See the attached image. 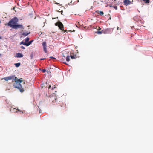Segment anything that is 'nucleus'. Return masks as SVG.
<instances>
[{
	"label": "nucleus",
	"instance_id": "f257e3e1",
	"mask_svg": "<svg viewBox=\"0 0 153 153\" xmlns=\"http://www.w3.org/2000/svg\"><path fill=\"white\" fill-rule=\"evenodd\" d=\"M23 79L20 78V79H18L16 77H15V78L13 80L15 82V83L13 84V86L17 89H18L21 92H23L24 91V89L23 88L22 86L20 84L23 81Z\"/></svg>",
	"mask_w": 153,
	"mask_h": 153
},
{
	"label": "nucleus",
	"instance_id": "f03ea898",
	"mask_svg": "<svg viewBox=\"0 0 153 153\" xmlns=\"http://www.w3.org/2000/svg\"><path fill=\"white\" fill-rule=\"evenodd\" d=\"M18 22V19L17 18L15 17L12 18L9 21V22L7 24V25L8 26L13 28V26L17 24Z\"/></svg>",
	"mask_w": 153,
	"mask_h": 153
},
{
	"label": "nucleus",
	"instance_id": "7ed1b4c3",
	"mask_svg": "<svg viewBox=\"0 0 153 153\" xmlns=\"http://www.w3.org/2000/svg\"><path fill=\"white\" fill-rule=\"evenodd\" d=\"M56 26H58L59 28L61 30L63 31V25L60 22H58L55 24Z\"/></svg>",
	"mask_w": 153,
	"mask_h": 153
},
{
	"label": "nucleus",
	"instance_id": "20e7f679",
	"mask_svg": "<svg viewBox=\"0 0 153 153\" xmlns=\"http://www.w3.org/2000/svg\"><path fill=\"white\" fill-rule=\"evenodd\" d=\"M13 29H23V26L22 25V24H16L14 25L13 26V27L12 28Z\"/></svg>",
	"mask_w": 153,
	"mask_h": 153
},
{
	"label": "nucleus",
	"instance_id": "39448f33",
	"mask_svg": "<svg viewBox=\"0 0 153 153\" xmlns=\"http://www.w3.org/2000/svg\"><path fill=\"white\" fill-rule=\"evenodd\" d=\"M113 31V29L111 28H108L103 30L104 34L111 33Z\"/></svg>",
	"mask_w": 153,
	"mask_h": 153
},
{
	"label": "nucleus",
	"instance_id": "423d86ee",
	"mask_svg": "<svg viewBox=\"0 0 153 153\" xmlns=\"http://www.w3.org/2000/svg\"><path fill=\"white\" fill-rule=\"evenodd\" d=\"M42 45L43 46V50L45 53H47V45H46V43L45 41L44 42L42 43Z\"/></svg>",
	"mask_w": 153,
	"mask_h": 153
},
{
	"label": "nucleus",
	"instance_id": "0eeeda50",
	"mask_svg": "<svg viewBox=\"0 0 153 153\" xmlns=\"http://www.w3.org/2000/svg\"><path fill=\"white\" fill-rule=\"evenodd\" d=\"M33 41V40H31L30 41H29L28 43H24V42L23 41H22L20 43V44H23L24 45L26 46H29L30 45L32 42Z\"/></svg>",
	"mask_w": 153,
	"mask_h": 153
},
{
	"label": "nucleus",
	"instance_id": "6e6552de",
	"mask_svg": "<svg viewBox=\"0 0 153 153\" xmlns=\"http://www.w3.org/2000/svg\"><path fill=\"white\" fill-rule=\"evenodd\" d=\"M15 75H13L12 76H10L7 77H5L4 78V80L6 81H7L8 80H10L12 79H14Z\"/></svg>",
	"mask_w": 153,
	"mask_h": 153
},
{
	"label": "nucleus",
	"instance_id": "1a4fd4ad",
	"mask_svg": "<svg viewBox=\"0 0 153 153\" xmlns=\"http://www.w3.org/2000/svg\"><path fill=\"white\" fill-rule=\"evenodd\" d=\"M124 3L125 5L128 6L131 4V2L129 0H124Z\"/></svg>",
	"mask_w": 153,
	"mask_h": 153
},
{
	"label": "nucleus",
	"instance_id": "9d476101",
	"mask_svg": "<svg viewBox=\"0 0 153 153\" xmlns=\"http://www.w3.org/2000/svg\"><path fill=\"white\" fill-rule=\"evenodd\" d=\"M48 89L49 90V91H53L55 88H56V86L55 85H53V86H52V88L51 89V86L50 85H49V86L48 87Z\"/></svg>",
	"mask_w": 153,
	"mask_h": 153
},
{
	"label": "nucleus",
	"instance_id": "9b49d317",
	"mask_svg": "<svg viewBox=\"0 0 153 153\" xmlns=\"http://www.w3.org/2000/svg\"><path fill=\"white\" fill-rule=\"evenodd\" d=\"M23 56V55L22 53H18L16 54L15 57L17 58H21Z\"/></svg>",
	"mask_w": 153,
	"mask_h": 153
},
{
	"label": "nucleus",
	"instance_id": "f8f14e48",
	"mask_svg": "<svg viewBox=\"0 0 153 153\" xmlns=\"http://www.w3.org/2000/svg\"><path fill=\"white\" fill-rule=\"evenodd\" d=\"M17 111H19L20 112L22 113H23V111H21L19 109H16V108H14L13 109V111L14 113H17Z\"/></svg>",
	"mask_w": 153,
	"mask_h": 153
},
{
	"label": "nucleus",
	"instance_id": "ddd939ff",
	"mask_svg": "<svg viewBox=\"0 0 153 153\" xmlns=\"http://www.w3.org/2000/svg\"><path fill=\"white\" fill-rule=\"evenodd\" d=\"M96 13H98V14L103 16L104 15V13L103 11H99L98 10H97L95 11Z\"/></svg>",
	"mask_w": 153,
	"mask_h": 153
},
{
	"label": "nucleus",
	"instance_id": "4468645a",
	"mask_svg": "<svg viewBox=\"0 0 153 153\" xmlns=\"http://www.w3.org/2000/svg\"><path fill=\"white\" fill-rule=\"evenodd\" d=\"M95 33L98 34H101L102 33H103V30L101 31H97L95 32Z\"/></svg>",
	"mask_w": 153,
	"mask_h": 153
},
{
	"label": "nucleus",
	"instance_id": "2eb2a0df",
	"mask_svg": "<svg viewBox=\"0 0 153 153\" xmlns=\"http://www.w3.org/2000/svg\"><path fill=\"white\" fill-rule=\"evenodd\" d=\"M30 38L29 37H27L25 39V42H24V43H27L29 40Z\"/></svg>",
	"mask_w": 153,
	"mask_h": 153
},
{
	"label": "nucleus",
	"instance_id": "dca6fc26",
	"mask_svg": "<svg viewBox=\"0 0 153 153\" xmlns=\"http://www.w3.org/2000/svg\"><path fill=\"white\" fill-rule=\"evenodd\" d=\"M70 56H67L66 58V60L68 62L70 60Z\"/></svg>",
	"mask_w": 153,
	"mask_h": 153
},
{
	"label": "nucleus",
	"instance_id": "f3484780",
	"mask_svg": "<svg viewBox=\"0 0 153 153\" xmlns=\"http://www.w3.org/2000/svg\"><path fill=\"white\" fill-rule=\"evenodd\" d=\"M15 65L16 67H18L20 65V63H15Z\"/></svg>",
	"mask_w": 153,
	"mask_h": 153
},
{
	"label": "nucleus",
	"instance_id": "a211bd4d",
	"mask_svg": "<svg viewBox=\"0 0 153 153\" xmlns=\"http://www.w3.org/2000/svg\"><path fill=\"white\" fill-rule=\"evenodd\" d=\"M144 1V2L145 3H149L150 2L149 0H143Z\"/></svg>",
	"mask_w": 153,
	"mask_h": 153
},
{
	"label": "nucleus",
	"instance_id": "6ab92c4d",
	"mask_svg": "<svg viewBox=\"0 0 153 153\" xmlns=\"http://www.w3.org/2000/svg\"><path fill=\"white\" fill-rule=\"evenodd\" d=\"M46 71V70L45 69H43L42 70V72H43V73H45V72Z\"/></svg>",
	"mask_w": 153,
	"mask_h": 153
},
{
	"label": "nucleus",
	"instance_id": "aec40b11",
	"mask_svg": "<svg viewBox=\"0 0 153 153\" xmlns=\"http://www.w3.org/2000/svg\"><path fill=\"white\" fill-rule=\"evenodd\" d=\"M29 33H24L23 34L24 35H25V36H27V35H28Z\"/></svg>",
	"mask_w": 153,
	"mask_h": 153
},
{
	"label": "nucleus",
	"instance_id": "412c9836",
	"mask_svg": "<svg viewBox=\"0 0 153 153\" xmlns=\"http://www.w3.org/2000/svg\"><path fill=\"white\" fill-rule=\"evenodd\" d=\"M113 7L116 10H117V6H113Z\"/></svg>",
	"mask_w": 153,
	"mask_h": 153
},
{
	"label": "nucleus",
	"instance_id": "4be33fe9",
	"mask_svg": "<svg viewBox=\"0 0 153 153\" xmlns=\"http://www.w3.org/2000/svg\"><path fill=\"white\" fill-rule=\"evenodd\" d=\"M21 48H22V49H25V48L23 46H21Z\"/></svg>",
	"mask_w": 153,
	"mask_h": 153
},
{
	"label": "nucleus",
	"instance_id": "5701e85b",
	"mask_svg": "<svg viewBox=\"0 0 153 153\" xmlns=\"http://www.w3.org/2000/svg\"><path fill=\"white\" fill-rule=\"evenodd\" d=\"M54 99H55V100H53V102H56V99H56V98H55H55H54Z\"/></svg>",
	"mask_w": 153,
	"mask_h": 153
},
{
	"label": "nucleus",
	"instance_id": "b1692460",
	"mask_svg": "<svg viewBox=\"0 0 153 153\" xmlns=\"http://www.w3.org/2000/svg\"><path fill=\"white\" fill-rule=\"evenodd\" d=\"M71 57V58H72V59H73V58H74V56H70Z\"/></svg>",
	"mask_w": 153,
	"mask_h": 153
},
{
	"label": "nucleus",
	"instance_id": "393cba45",
	"mask_svg": "<svg viewBox=\"0 0 153 153\" xmlns=\"http://www.w3.org/2000/svg\"><path fill=\"white\" fill-rule=\"evenodd\" d=\"M45 59V58H41V59H40V60H44V59Z\"/></svg>",
	"mask_w": 153,
	"mask_h": 153
},
{
	"label": "nucleus",
	"instance_id": "a878e982",
	"mask_svg": "<svg viewBox=\"0 0 153 153\" xmlns=\"http://www.w3.org/2000/svg\"><path fill=\"white\" fill-rule=\"evenodd\" d=\"M50 58H53V59H55V58H54V57H50Z\"/></svg>",
	"mask_w": 153,
	"mask_h": 153
},
{
	"label": "nucleus",
	"instance_id": "bb28decb",
	"mask_svg": "<svg viewBox=\"0 0 153 153\" xmlns=\"http://www.w3.org/2000/svg\"><path fill=\"white\" fill-rule=\"evenodd\" d=\"M98 30H101V28L100 27H99L98 28Z\"/></svg>",
	"mask_w": 153,
	"mask_h": 153
},
{
	"label": "nucleus",
	"instance_id": "cd10ccee",
	"mask_svg": "<svg viewBox=\"0 0 153 153\" xmlns=\"http://www.w3.org/2000/svg\"><path fill=\"white\" fill-rule=\"evenodd\" d=\"M64 63L66 64V65H68V64H67V63H66L65 62H64Z\"/></svg>",
	"mask_w": 153,
	"mask_h": 153
},
{
	"label": "nucleus",
	"instance_id": "c85d7f7f",
	"mask_svg": "<svg viewBox=\"0 0 153 153\" xmlns=\"http://www.w3.org/2000/svg\"><path fill=\"white\" fill-rule=\"evenodd\" d=\"M51 93H52V94H54V93H53V91L51 92Z\"/></svg>",
	"mask_w": 153,
	"mask_h": 153
},
{
	"label": "nucleus",
	"instance_id": "c756f323",
	"mask_svg": "<svg viewBox=\"0 0 153 153\" xmlns=\"http://www.w3.org/2000/svg\"><path fill=\"white\" fill-rule=\"evenodd\" d=\"M119 27H117V30H118L119 29Z\"/></svg>",
	"mask_w": 153,
	"mask_h": 153
},
{
	"label": "nucleus",
	"instance_id": "7c9ffc66",
	"mask_svg": "<svg viewBox=\"0 0 153 153\" xmlns=\"http://www.w3.org/2000/svg\"><path fill=\"white\" fill-rule=\"evenodd\" d=\"M109 6L110 7H113V6H112L111 5H110Z\"/></svg>",
	"mask_w": 153,
	"mask_h": 153
},
{
	"label": "nucleus",
	"instance_id": "2f4dec72",
	"mask_svg": "<svg viewBox=\"0 0 153 153\" xmlns=\"http://www.w3.org/2000/svg\"><path fill=\"white\" fill-rule=\"evenodd\" d=\"M61 12H61V14L62 15H63L62 14H63V13H63V11H61Z\"/></svg>",
	"mask_w": 153,
	"mask_h": 153
},
{
	"label": "nucleus",
	"instance_id": "473e14b6",
	"mask_svg": "<svg viewBox=\"0 0 153 153\" xmlns=\"http://www.w3.org/2000/svg\"><path fill=\"white\" fill-rule=\"evenodd\" d=\"M55 92H57V91H55Z\"/></svg>",
	"mask_w": 153,
	"mask_h": 153
},
{
	"label": "nucleus",
	"instance_id": "72a5a7b5",
	"mask_svg": "<svg viewBox=\"0 0 153 153\" xmlns=\"http://www.w3.org/2000/svg\"><path fill=\"white\" fill-rule=\"evenodd\" d=\"M72 1H71V3H72Z\"/></svg>",
	"mask_w": 153,
	"mask_h": 153
},
{
	"label": "nucleus",
	"instance_id": "f704fd0d",
	"mask_svg": "<svg viewBox=\"0 0 153 153\" xmlns=\"http://www.w3.org/2000/svg\"><path fill=\"white\" fill-rule=\"evenodd\" d=\"M64 31L65 32H66V31L65 30V31Z\"/></svg>",
	"mask_w": 153,
	"mask_h": 153
},
{
	"label": "nucleus",
	"instance_id": "c9c22d12",
	"mask_svg": "<svg viewBox=\"0 0 153 153\" xmlns=\"http://www.w3.org/2000/svg\"><path fill=\"white\" fill-rule=\"evenodd\" d=\"M1 39V37H0V39Z\"/></svg>",
	"mask_w": 153,
	"mask_h": 153
},
{
	"label": "nucleus",
	"instance_id": "e433bc0d",
	"mask_svg": "<svg viewBox=\"0 0 153 153\" xmlns=\"http://www.w3.org/2000/svg\"><path fill=\"white\" fill-rule=\"evenodd\" d=\"M116 0H115L114 1H115Z\"/></svg>",
	"mask_w": 153,
	"mask_h": 153
},
{
	"label": "nucleus",
	"instance_id": "4c0bfd02",
	"mask_svg": "<svg viewBox=\"0 0 153 153\" xmlns=\"http://www.w3.org/2000/svg\"><path fill=\"white\" fill-rule=\"evenodd\" d=\"M0 55H1V54H0Z\"/></svg>",
	"mask_w": 153,
	"mask_h": 153
}]
</instances>
